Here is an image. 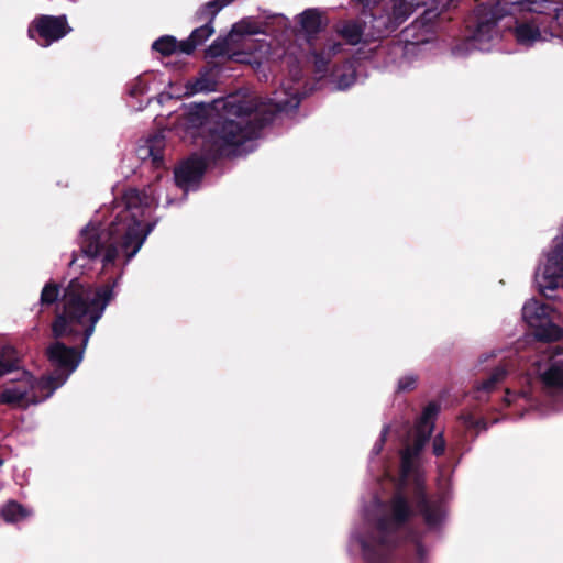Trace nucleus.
I'll return each mask as SVG.
<instances>
[{"mask_svg":"<svg viewBox=\"0 0 563 563\" xmlns=\"http://www.w3.org/2000/svg\"><path fill=\"white\" fill-rule=\"evenodd\" d=\"M117 284L118 278H111L92 292L90 286L79 278L68 283L63 296V310L56 312L51 324L55 341L45 351L53 373L67 380L79 366L96 324L114 298Z\"/></svg>","mask_w":563,"mask_h":563,"instance_id":"nucleus-1","label":"nucleus"},{"mask_svg":"<svg viewBox=\"0 0 563 563\" xmlns=\"http://www.w3.org/2000/svg\"><path fill=\"white\" fill-rule=\"evenodd\" d=\"M152 187L146 190L129 187L122 194L124 208L108 228L88 224L80 232V251L90 258H100L103 268L114 265L119 253L124 264L140 251L156 222H145L146 211L155 202Z\"/></svg>","mask_w":563,"mask_h":563,"instance_id":"nucleus-2","label":"nucleus"},{"mask_svg":"<svg viewBox=\"0 0 563 563\" xmlns=\"http://www.w3.org/2000/svg\"><path fill=\"white\" fill-rule=\"evenodd\" d=\"M521 13L529 16L515 20L514 35L519 44L532 45L542 38V32L555 36V24L551 21L553 2L550 0H487L475 7L466 19V27L475 40H489L499 20Z\"/></svg>","mask_w":563,"mask_h":563,"instance_id":"nucleus-3","label":"nucleus"},{"mask_svg":"<svg viewBox=\"0 0 563 563\" xmlns=\"http://www.w3.org/2000/svg\"><path fill=\"white\" fill-rule=\"evenodd\" d=\"M236 119L219 115L208 129L207 142L217 157H235L246 153L245 143L258 136L272 121V115L261 114L252 108L238 106Z\"/></svg>","mask_w":563,"mask_h":563,"instance_id":"nucleus-4","label":"nucleus"},{"mask_svg":"<svg viewBox=\"0 0 563 563\" xmlns=\"http://www.w3.org/2000/svg\"><path fill=\"white\" fill-rule=\"evenodd\" d=\"M415 516L413 507L399 485L388 501V514L378 518L377 533L362 540L361 547L367 563H388L396 547L394 536Z\"/></svg>","mask_w":563,"mask_h":563,"instance_id":"nucleus-5","label":"nucleus"},{"mask_svg":"<svg viewBox=\"0 0 563 563\" xmlns=\"http://www.w3.org/2000/svg\"><path fill=\"white\" fill-rule=\"evenodd\" d=\"M427 3V0H389L374 3L372 9L363 14L368 27L367 37L376 41L389 35L411 15L416 8Z\"/></svg>","mask_w":563,"mask_h":563,"instance_id":"nucleus-6","label":"nucleus"},{"mask_svg":"<svg viewBox=\"0 0 563 563\" xmlns=\"http://www.w3.org/2000/svg\"><path fill=\"white\" fill-rule=\"evenodd\" d=\"M554 310L550 305L537 299L527 301L522 307V318L540 342H555L563 339V329L552 320Z\"/></svg>","mask_w":563,"mask_h":563,"instance_id":"nucleus-7","label":"nucleus"},{"mask_svg":"<svg viewBox=\"0 0 563 563\" xmlns=\"http://www.w3.org/2000/svg\"><path fill=\"white\" fill-rule=\"evenodd\" d=\"M71 32L67 16L40 14L29 24L27 35L31 40L38 42L47 47L52 43L59 41Z\"/></svg>","mask_w":563,"mask_h":563,"instance_id":"nucleus-8","label":"nucleus"},{"mask_svg":"<svg viewBox=\"0 0 563 563\" xmlns=\"http://www.w3.org/2000/svg\"><path fill=\"white\" fill-rule=\"evenodd\" d=\"M563 278V233L561 239L554 240L552 251L548 255L542 274H537L536 279L540 292L552 298V294L558 289Z\"/></svg>","mask_w":563,"mask_h":563,"instance_id":"nucleus-9","label":"nucleus"},{"mask_svg":"<svg viewBox=\"0 0 563 563\" xmlns=\"http://www.w3.org/2000/svg\"><path fill=\"white\" fill-rule=\"evenodd\" d=\"M27 349L21 343L12 345L2 339V378L5 375L18 374L22 377V386L25 388L30 378V371L25 368Z\"/></svg>","mask_w":563,"mask_h":563,"instance_id":"nucleus-10","label":"nucleus"},{"mask_svg":"<svg viewBox=\"0 0 563 563\" xmlns=\"http://www.w3.org/2000/svg\"><path fill=\"white\" fill-rule=\"evenodd\" d=\"M66 382L65 377H60L56 373L43 375L38 379L32 374V388L29 391V397L23 408H27L30 405H37L48 399L55 390L62 387Z\"/></svg>","mask_w":563,"mask_h":563,"instance_id":"nucleus-11","label":"nucleus"},{"mask_svg":"<svg viewBox=\"0 0 563 563\" xmlns=\"http://www.w3.org/2000/svg\"><path fill=\"white\" fill-rule=\"evenodd\" d=\"M21 380L22 377L18 374L5 375L4 378H2V404L15 407L25 406V400L32 388V373L30 372V378L26 379L27 384L25 388L22 386Z\"/></svg>","mask_w":563,"mask_h":563,"instance_id":"nucleus-12","label":"nucleus"},{"mask_svg":"<svg viewBox=\"0 0 563 563\" xmlns=\"http://www.w3.org/2000/svg\"><path fill=\"white\" fill-rule=\"evenodd\" d=\"M413 496L416 499V506L422 515L424 522L429 527L438 526L442 520L441 505L429 500L426 489L420 483L416 484Z\"/></svg>","mask_w":563,"mask_h":563,"instance_id":"nucleus-13","label":"nucleus"},{"mask_svg":"<svg viewBox=\"0 0 563 563\" xmlns=\"http://www.w3.org/2000/svg\"><path fill=\"white\" fill-rule=\"evenodd\" d=\"M165 136L161 133L151 135L144 145L139 146L136 154L142 161L151 158L154 169L164 166Z\"/></svg>","mask_w":563,"mask_h":563,"instance_id":"nucleus-14","label":"nucleus"},{"mask_svg":"<svg viewBox=\"0 0 563 563\" xmlns=\"http://www.w3.org/2000/svg\"><path fill=\"white\" fill-rule=\"evenodd\" d=\"M367 32L368 27L363 15L357 19L343 21L338 29L339 35L350 45H357L363 41H369Z\"/></svg>","mask_w":563,"mask_h":563,"instance_id":"nucleus-15","label":"nucleus"},{"mask_svg":"<svg viewBox=\"0 0 563 563\" xmlns=\"http://www.w3.org/2000/svg\"><path fill=\"white\" fill-rule=\"evenodd\" d=\"M218 80L211 69H201L198 76L194 79H189L185 84V97H191L200 92L216 91Z\"/></svg>","mask_w":563,"mask_h":563,"instance_id":"nucleus-16","label":"nucleus"},{"mask_svg":"<svg viewBox=\"0 0 563 563\" xmlns=\"http://www.w3.org/2000/svg\"><path fill=\"white\" fill-rule=\"evenodd\" d=\"M234 0H212L201 5L195 13L194 20L201 25H212L214 18L221 9L232 3Z\"/></svg>","mask_w":563,"mask_h":563,"instance_id":"nucleus-17","label":"nucleus"},{"mask_svg":"<svg viewBox=\"0 0 563 563\" xmlns=\"http://www.w3.org/2000/svg\"><path fill=\"white\" fill-rule=\"evenodd\" d=\"M207 162L198 155H191L174 168L173 176H205Z\"/></svg>","mask_w":563,"mask_h":563,"instance_id":"nucleus-18","label":"nucleus"},{"mask_svg":"<svg viewBox=\"0 0 563 563\" xmlns=\"http://www.w3.org/2000/svg\"><path fill=\"white\" fill-rule=\"evenodd\" d=\"M33 510L15 500H8L2 506V520L8 523H19L32 517Z\"/></svg>","mask_w":563,"mask_h":563,"instance_id":"nucleus-19","label":"nucleus"},{"mask_svg":"<svg viewBox=\"0 0 563 563\" xmlns=\"http://www.w3.org/2000/svg\"><path fill=\"white\" fill-rule=\"evenodd\" d=\"M66 287L63 289V294L60 296V285L54 280L47 282L42 288L40 295V305L42 307H51L52 305L57 303L60 300L62 308L57 306L56 312H60L63 310V296Z\"/></svg>","mask_w":563,"mask_h":563,"instance_id":"nucleus-20","label":"nucleus"},{"mask_svg":"<svg viewBox=\"0 0 563 563\" xmlns=\"http://www.w3.org/2000/svg\"><path fill=\"white\" fill-rule=\"evenodd\" d=\"M541 380L548 389H563V361L553 362L542 373Z\"/></svg>","mask_w":563,"mask_h":563,"instance_id":"nucleus-21","label":"nucleus"},{"mask_svg":"<svg viewBox=\"0 0 563 563\" xmlns=\"http://www.w3.org/2000/svg\"><path fill=\"white\" fill-rule=\"evenodd\" d=\"M300 25L302 30L313 35L321 30V15L317 9H307L300 14Z\"/></svg>","mask_w":563,"mask_h":563,"instance_id":"nucleus-22","label":"nucleus"},{"mask_svg":"<svg viewBox=\"0 0 563 563\" xmlns=\"http://www.w3.org/2000/svg\"><path fill=\"white\" fill-rule=\"evenodd\" d=\"M507 373L508 371L504 366L495 367L486 379L478 383L476 386L477 391L492 393L506 378Z\"/></svg>","mask_w":563,"mask_h":563,"instance_id":"nucleus-23","label":"nucleus"},{"mask_svg":"<svg viewBox=\"0 0 563 563\" xmlns=\"http://www.w3.org/2000/svg\"><path fill=\"white\" fill-rule=\"evenodd\" d=\"M339 89L350 88L356 80V73L351 64H344L332 74Z\"/></svg>","mask_w":563,"mask_h":563,"instance_id":"nucleus-24","label":"nucleus"},{"mask_svg":"<svg viewBox=\"0 0 563 563\" xmlns=\"http://www.w3.org/2000/svg\"><path fill=\"white\" fill-rule=\"evenodd\" d=\"M152 49L163 56H170L178 52V41L173 35H163L153 42Z\"/></svg>","mask_w":563,"mask_h":563,"instance_id":"nucleus-25","label":"nucleus"},{"mask_svg":"<svg viewBox=\"0 0 563 563\" xmlns=\"http://www.w3.org/2000/svg\"><path fill=\"white\" fill-rule=\"evenodd\" d=\"M440 411V406L431 401L429 402L422 411L421 417L418 419L416 427H421L422 429L431 428V431L433 432L434 428V419L438 416Z\"/></svg>","mask_w":563,"mask_h":563,"instance_id":"nucleus-26","label":"nucleus"},{"mask_svg":"<svg viewBox=\"0 0 563 563\" xmlns=\"http://www.w3.org/2000/svg\"><path fill=\"white\" fill-rule=\"evenodd\" d=\"M229 37L216 38L206 49V57L218 58L228 55L230 51Z\"/></svg>","mask_w":563,"mask_h":563,"instance_id":"nucleus-27","label":"nucleus"},{"mask_svg":"<svg viewBox=\"0 0 563 563\" xmlns=\"http://www.w3.org/2000/svg\"><path fill=\"white\" fill-rule=\"evenodd\" d=\"M431 435V428L422 429L421 427L415 426V437L412 443L410 444L412 446L413 453H421L426 444L430 441Z\"/></svg>","mask_w":563,"mask_h":563,"instance_id":"nucleus-28","label":"nucleus"},{"mask_svg":"<svg viewBox=\"0 0 563 563\" xmlns=\"http://www.w3.org/2000/svg\"><path fill=\"white\" fill-rule=\"evenodd\" d=\"M260 33V26L251 21L242 20L235 24H233L231 32L229 34L230 37L234 35L244 36V35H255Z\"/></svg>","mask_w":563,"mask_h":563,"instance_id":"nucleus-29","label":"nucleus"},{"mask_svg":"<svg viewBox=\"0 0 563 563\" xmlns=\"http://www.w3.org/2000/svg\"><path fill=\"white\" fill-rule=\"evenodd\" d=\"M208 115V106L203 102L192 103L189 107L187 118L195 125L202 124Z\"/></svg>","mask_w":563,"mask_h":563,"instance_id":"nucleus-30","label":"nucleus"},{"mask_svg":"<svg viewBox=\"0 0 563 563\" xmlns=\"http://www.w3.org/2000/svg\"><path fill=\"white\" fill-rule=\"evenodd\" d=\"M202 178H173L176 188L183 191V198H186L189 190H197Z\"/></svg>","mask_w":563,"mask_h":563,"instance_id":"nucleus-31","label":"nucleus"},{"mask_svg":"<svg viewBox=\"0 0 563 563\" xmlns=\"http://www.w3.org/2000/svg\"><path fill=\"white\" fill-rule=\"evenodd\" d=\"M214 33L212 25H200L196 27L189 35L197 45L205 43Z\"/></svg>","mask_w":563,"mask_h":563,"instance_id":"nucleus-32","label":"nucleus"},{"mask_svg":"<svg viewBox=\"0 0 563 563\" xmlns=\"http://www.w3.org/2000/svg\"><path fill=\"white\" fill-rule=\"evenodd\" d=\"M418 384V376L413 374L406 375L398 380L397 385V391L398 393H405V391H411L417 388Z\"/></svg>","mask_w":563,"mask_h":563,"instance_id":"nucleus-33","label":"nucleus"},{"mask_svg":"<svg viewBox=\"0 0 563 563\" xmlns=\"http://www.w3.org/2000/svg\"><path fill=\"white\" fill-rule=\"evenodd\" d=\"M552 23L555 24V36H563V7H558L553 2V15H552Z\"/></svg>","mask_w":563,"mask_h":563,"instance_id":"nucleus-34","label":"nucleus"},{"mask_svg":"<svg viewBox=\"0 0 563 563\" xmlns=\"http://www.w3.org/2000/svg\"><path fill=\"white\" fill-rule=\"evenodd\" d=\"M313 58L314 67L318 73L328 71V65L330 63L329 54L327 55L324 52H314Z\"/></svg>","mask_w":563,"mask_h":563,"instance_id":"nucleus-35","label":"nucleus"},{"mask_svg":"<svg viewBox=\"0 0 563 563\" xmlns=\"http://www.w3.org/2000/svg\"><path fill=\"white\" fill-rule=\"evenodd\" d=\"M146 90L147 86L140 77L134 79L133 82H131L129 86V95L131 97H139L141 95H144Z\"/></svg>","mask_w":563,"mask_h":563,"instance_id":"nucleus-36","label":"nucleus"},{"mask_svg":"<svg viewBox=\"0 0 563 563\" xmlns=\"http://www.w3.org/2000/svg\"><path fill=\"white\" fill-rule=\"evenodd\" d=\"M446 441L442 433L437 434L432 441V453L434 456H442L445 452Z\"/></svg>","mask_w":563,"mask_h":563,"instance_id":"nucleus-37","label":"nucleus"},{"mask_svg":"<svg viewBox=\"0 0 563 563\" xmlns=\"http://www.w3.org/2000/svg\"><path fill=\"white\" fill-rule=\"evenodd\" d=\"M197 46L195 41L189 36L187 40L178 42V52L190 55L195 52Z\"/></svg>","mask_w":563,"mask_h":563,"instance_id":"nucleus-38","label":"nucleus"},{"mask_svg":"<svg viewBox=\"0 0 563 563\" xmlns=\"http://www.w3.org/2000/svg\"><path fill=\"white\" fill-rule=\"evenodd\" d=\"M400 462L401 473L404 476H407L412 471L415 460L400 457Z\"/></svg>","mask_w":563,"mask_h":563,"instance_id":"nucleus-39","label":"nucleus"},{"mask_svg":"<svg viewBox=\"0 0 563 563\" xmlns=\"http://www.w3.org/2000/svg\"><path fill=\"white\" fill-rule=\"evenodd\" d=\"M415 553L419 561H423V559L426 556V549H424L422 542L419 540L415 541Z\"/></svg>","mask_w":563,"mask_h":563,"instance_id":"nucleus-40","label":"nucleus"},{"mask_svg":"<svg viewBox=\"0 0 563 563\" xmlns=\"http://www.w3.org/2000/svg\"><path fill=\"white\" fill-rule=\"evenodd\" d=\"M421 453H413L412 446L409 444L405 446L400 452V457H408L416 460Z\"/></svg>","mask_w":563,"mask_h":563,"instance_id":"nucleus-41","label":"nucleus"},{"mask_svg":"<svg viewBox=\"0 0 563 563\" xmlns=\"http://www.w3.org/2000/svg\"><path fill=\"white\" fill-rule=\"evenodd\" d=\"M352 1L362 4L363 9H362L361 15H363L365 12H368L372 9L374 3H379L376 0H352Z\"/></svg>","mask_w":563,"mask_h":563,"instance_id":"nucleus-42","label":"nucleus"},{"mask_svg":"<svg viewBox=\"0 0 563 563\" xmlns=\"http://www.w3.org/2000/svg\"><path fill=\"white\" fill-rule=\"evenodd\" d=\"M388 430H389V427H385L383 432H382V438H380V442L384 443L385 442V438H386V434L388 433Z\"/></svg>","mask_w":563,"mask_h":563,"instance_id":"nucleus-43","label":"nucleus"},{"mask_svg":"<svg viewBox=\"0 0 563 563\" xmlns=\"http://www.w3.org/2000/svg\"><path fill=\"white\" fill-rule=\"evenodd\" d=\"M466 423L470 424V426H477L478 421H474L473 417L468 416L467 420H466Z\"/></svg>","mask_w":563,"mask_h":563,"instance_id":"nucleus-44","label":"nucleus"},{"mask_svg":"<svg viewBox=\"0 0 563 563\" xmlns=\"http://www.w3.org/2000/svg\"><path fill=\"white\" fill-rule=\"evenodd\" d=\"M556 353L563 354V341L556 346Z\"/></svg>","mask_w":563,"mask_h":563,"instance_id":"nucleus-45","label":"nucleus"},{"mask_svg":"<svg viewBox=\"0 0 563 563\" xmlns=\"http://www.w3.org/2000/svg\"><path fill=\"white\" fill-rule=\"evenodd\" d=\"M331 49L333 51V54H335L340 49V44H333Z\"/></svg>","mask_w":563,"mask_h":563,"instance_id":"nucleus-46","label":"nucleus"}]
</instances>
